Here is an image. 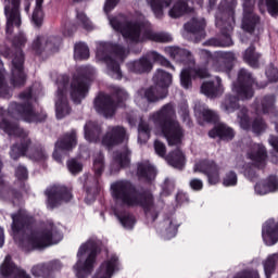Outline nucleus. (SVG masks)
<instances>
[{
    "instance_id": "obj_18",
    "label": "nucleus",
    "mask_w": 278,
    "mask_h": 278,
    "mask_svg": "<svg viewBox=\"0 0 278 278\" xmlns=\"http://www.w3.org/2000/svg\"><path fill=\"white\" fill-rule=\"evenodd\" d=\"M205 77H210V73L205 68H202V67L185 68L180 74V84L182 88H186L188 90V88H192V79H197V78L205 79Z\"/></svg>"
},
{
    "instance_id": "obj_28",
    "label": "nucleus",
    "mask_w": 278,
    "mask_h": 278,
    "mask_svg": "<svg viewBox=\"0 0 278 278\" xmlns=\"http://www.w3.org/2000/svg\"><path fill=\"white\" fill-rule=\"evenodd\" d=\"M254 190L261 197H264V194H268L269 192H277L278 178L276 176H270L269 178L257 182Z\"/></svg>"
},
{
    "instance_id": "obj_55",
    "label": "nucleus",
    "mask_w": 278,
    "mask_h": 278,
    "mask_svg": "<svg viewBox=\"0 0 278 278\" xmlns=\"http://www.w3.org/2000/svg\"><path fill=\"white\" fill-rule=\"evenodd\" d=\"M264 129H266V124L264 121H262V118H257L253 122L252 131H254V134H262Z\"/></svg>"
},
{
    "instance_id": "obj_38",
    "label": "nucleus",
    "mask_w": 278,
    "mask_h": 278,
    "mask_svg": "<svg viewBox=\"0 0 278 278\" xmlns=\"http://www.w3.org/2000/svg\"><path fill=\"white\" fill-rule=\"evenodd\" d=\"M90 58V50L86 43L79 42L75 45L74 59L75 60H88Z\"/></svg>"
},
{
    "instance_id": "obj_32",
    "label": "nucleus",
    "mask_w": 278,
    "mask_h": 278,
    "mask_svg": "<svg viewBox=\"0 0 278 278\" xmlns=\"http://www.w3.org/2000/svg\"><path fill=\"white\" fill-rule=\"evenodd\" d=\"M179 227V223L175 218H167L163 222V233L166 240H170V238H175L177 236V229Z\"/></svg>"
},
{
    "instance_id": "obj_46",
    "label": "nucleus",
    "mask_w": 278,
    "mask_h": 278,
    "mask_svg": "<svg viewBox=\"0 0 278 278\" xmlns=\"http://www.w3.org/2000/svg\"><path fill=\"white\" fill-rule=\"evenodd\" d=\"M67 168L72 175H77L84 170V165L79 161L72 159L67 161Z\"/></svg>"
},
{
    "instance_id": "obj_8",
    "label": "nucleus",
    "mask_w": 278,
    "mask_h": 278,
    "mask_svg": "<svg viewBox=\"0 0 278 278\" xmlns=\"http://www.w3.org/2000/svg\"><path fill=\"white\" fill-rule=\"evenodd\" d=\"M61 241L62 232L53 224H50L46 229L33 232L31 236L24 239V247L27 251H31V249H45Z\"/></svg>"
},
{
    "instance_id": "obj_63",
    "label": "nucleus",
    "mask_w": 278,
    "mask_h": 278,
    "mask_svg": "<svg viewBox=\"0 0 278 278\" xmlns=\"http://www.w3.org/2000/svg\"><path fill=\"white\" fill-rule=\"evenodd\" d=\"M118 4V0H106L104 4V12L108 14V12H112L114 8Z\"/></svg>"
},
{
    "instance_id": "obj_26",
    "label": "nucleus",
    "mask_w": 278,
    "mask_h": 278,
    "mask_svg": "<svg viewBox=\"0 0 278 278\" xmlns=\"http://www.w3.org/2000/svg\"><path fill=\"white\" fill-rule=\"evenodd\" d=\"M77 144V139L75 137V131H72L70 135H65L64 138L59 140L55 144V150L53 153L54 160L56 162H62V159L59 157L60 151H71L73 147Z\"/></svg>"
},
{
    "instance_id": "obj_15",
    "label": "nucleus",
    "mask_w": 278,
    "mask_h": 278,
    "mask_svg": "<svg viewBox=\"0 0 278 278\" xmlns=\"http://www.w3.org/2000/svg\"><path fill=\"white\" fill-rule=\"evenodd\" d=\"M127 140H129V137L123 126H111L102 138V144L104 147H116V144H123Z\"/></svg>"
},
{
    "instance_id": "obj_54",
    "label": "nucleus",
    "mask_w": 278,
    "mask_h": 278,
    "mask_svg": "<svg viewBox=\"0 0 278 278\" xmlns=\"http://www.w3.org/2000/svg\"><path fill=\"white\" fill-rule=\"evenodd\" d=\"M266 7L271 16L278 14V0H266Z\"/></svg>"
},
{
    "instance_id": "obj_31",
    "label": "nucleus",
    "mask_w": 278,
    "mask_h": 278,
    "mask_svg": "<svg viewBox=\"0 0 278 278\" xmlns=\"http://www.w3.org/2000/svg\"><path fill=\"white\" fill-rule=\"evenodd\" d=\"M101 136V126L94 122H88L85 125V138L89 142H97Z\"/></svg>"
},
{
    "instance_id": "obj_56",
    "label": "nucleus",
    "mask_w": 278,
    "mask_h": 278,
    "mask_svg": "<svg viewBox=\"0 0 278 278\" xmlns=\"http://www.w3.org/2000/svg\"><path fill=\"white\" fill-rule=\"evenodd\" d=\"M116 162L121 164L122 167L129 166V151L125 149L119 156H116Z\"/></svg>"
},
{
    "instance_id": "obj_12",
    "label": "nucleus",
    "mask_w": 278,
    "mask_h": 278,
    "mask_svg": "<svg viewBox=\"0 0 278 278\" xmlns=\"http://www.w3.org/2000/svg\"><path fill=\"white\" fill-rule=\"evenodd\" d=\"M68 86V76H61L58 80V91L55 98L56 118H64L71 114L68 100H66V87Z\"/></svg>"
},
{
    "instance_id": "obj_60",
    "label": "nucleus",
    "mask_w": 278,
    "mask_h": 278,
    "mask_svg": "<svg viewBox=\"0 0 278 278\" xmlns=\"http://www.w3.org/2000/svg\"><path fill=\"white\" fill-rule=\"evenodd\" d=\"M266 75L269 81H278V70L276 67H269Z\"/></svg>"
},
{
    "instance_id": "obj_16",
    "label": "nucleus",
    "mask_w": 278,
    "mask_h": 278,
    "mask_svg": "<svg viewBox=\"0 0 278 278\" xmlns=\"http://www.w3.org/2000/svg\"><path fill=\"white\" fill-rule=\"evenodd\" d=\"M243 3V21L242 29L244 31H255V28L260 25V17L253 13V5L255 0H242Z\"/></svg>"
},
{
    "instance_id": "obj_27",
    "label": "nucleus",
    "mask_w": 278,
    "mask_h": 278,
    "mask_svg": "<svg viewBox=\"0 0 278 278\" xmlns=\"http://www.w3.org/2000/svg\"><path fill=\"white\" fill-rule=\"evenodd\" d=\"M247 157L254 166H264V162H266V148L260 143H255L248 151Z\"/></svg>"
},
{
    "instance_id": "obj_23",
    "label": "nucleus",
    "mask_w": 278,
    "mask_h": 278,
    "mask_svg": "<svg viewBox=\"0 0 278 278\" xmlns=\"http://www.w3.org/2000/svg\"><path fill=\"white\" fill-rule=\"evenodd\" d=\"M233 60H236V54H233V52H224L219 61H216L208 55V64H212V68L213 71H216V73H229Z\"/></svg>"
},
{
    "instance_id": "obj_1",
    "label": "nucleus",
    "mask_w": 278,
    "mask_h": 278,
    "mask_svg": "<svg viewBox=\"0 0 278 278\" xmlns=\"http://www.w3.org/2000/svg\"><path fill=\"white\" fill-rule=\"evenodd\" d=\"M20 97L24 101H27V103L24 105L16 103L11 104L9 108V112H3L0 129H3V131H5V134H9V136H20L24 140V143H22V146L12 147L10 153L12 160H18L21 155H25V153H28L30 160H35L36 162H42V160H47V157H49L47 151H45V149L42 148H37L35 150L29 149V139L27 138V132H25L16 125L8 123L7 118H23V121H26V123H39L40 121H42V118L38 117V115L34 113V109L31 108V91L22 93Z\"/></svg>"
},
{
    "instance_id": "obj_29",
    "label": "nucleus",
    "mask_w": 278,
    "mask_h": 278,
    "mask_svg": "<svg viewBox=\"0 0 278 278\" xmlns=\"http://www.w3.org/2000/svg\"><path fill=\"white\" fill-rule=\"evenodd\" d=\"M210 138H220L222 140H231L235 136L233 130L224 124H219L208 132Z\"/></svg>"
},
{
    "instance_id": "obj_37",
    "label": "nucleus",
    "mask_w": 278,
    "mask_h": 278,
    "mask_svg": "<svg viewBox=\"0 0 278 278\" xmlns=\"http://www.w3.org/2000/svg\"><path fill=\"white\" fill-rule=\"evenodd\" d=\"M168 53L177 62H186V60H190L191 58L190 51L176 47L168 48Z\"/></svg>"
},
{
    "instance_id": "obj_58",
    "label": "nucleus",
    "mask_w": 278,
    "mask_h": 278,
    "mask_svg": "<svg viewBox=\"0 0 278 278\" xmlns=\"http://www.w3.org/2000/svg\"><path fill=\"white\" fill-rule=\"evenodd\" d=\"M155 153L160 155V157H164L166 155V146L160 141L154 142Z\"/></svg>"
},
{
    "instance_id": "obj_5",
    "label": "nucleus",
    "mask_w": 278,
    "mask_h": 278,
    "mask_svg": "<svg viewBox=\"0 0 278 278\" xmlns=\"http://www.w3.org/2000/svg\"><path fill=\"white\" fill-rule=\"evenodd\" d=\"M253 77L247 70H240L238 79L232 86L233 96H229L222 104L224 112L231 114L238 108V101H244V99H251L253 97Z\"/></svg>"
},
{
    "instance_id": "obj_21",
    "label": "nucleus",
    "mask_w": 278,
    "mask_h": 278,
    "mask_svg": "<svg viewBox=\"0 0 278 278\" xmlns=\"http://www.w3.org/2000/svg\"><path fill=\"white\" fill-rule=\"evenodd\" d=\"M94 109L98 112V114L105 116V118H110L114 116V112H116V104L112 102V97L100 94L94 100Z\"/></svg>"
},
{
    "instance_id": "obj_2",
    "label": "nucleus",
    "mask_w": 278,
    "mask_h": 278,
    "mask_svg": "<svg viewBox=\"0 0 278 278\" xmlns=\"http://www.w3.org/2000/svg\"><path fill=\"white\" fill-rule=\"evenodd\" d=\"M110 24L115 31H121L126 40L130 42H142L143 40H153L154 42H172L173 36L168 33H154L147 29L142 35V25L136 23L121 24L118 18H111Z\"/></svg>"
},
{
    "instance_id": "obj_3",
    "label": "nucleus",
    "mask_w": 278,
    "mask_h": 278,
    "mask_svg": "<svg viewBox=\"0 0 278 278\" xmlns=\"http://www.w3.org/2000/svg\"><path fill=\"white\" fill-rule=\"evenodd\" d=\"M154 123H159L161 136L166 138L169 147H177L181 144V138H184V130L179 123L175 121V109L173 105L167 104L163 106L161 111L153 115Z\"/></svg>"
},
{
    "instance_id": "obj_17",
    "label": "nucleus",
    "mask_w": 278,
    "mask_h": 278,
    "mask_svg": "<svg viewBox=\"0 0 278 278\" xmlns=\"http://www.w3.org/2000/svg\"><path fill=\"white\" fill-rule=\"evenodd\" d=\"M62 45V39L55 36H38L33 42V49L37 53L40 51H58Z\"/></svg>"
},
{
    "instance_id": "obj_45",
    "label": "nucleus",
    "mask_w": 278,
    "mask_h": 278,
    "mask_svg": "<svg viewBox=\"0 0 278 278\" xmlns=\"http://www.w3.org/2000/svg\"><path fill=\"white\" fill-rule=\"evenodd\" d=\"M151 134V129L149 128V125L144 122H141L139 124V141L140 142H147L149 140Z\"/></svg>"
},
{
    "instance_id": "obj_7",
    "label": "nucleus",
    "mask_w": 278,
    "mask_h": 278,
    "mask_svg": "<svg viewBox=\"0 0 278 278\" xmlns=\"http://www.w3.org/2000/svg\"><path fill=\"white\" fill-rule=\"evenodd\" d=\"M97 257V240L90 239L81 244L77 253V263L74 265L76 277L85 278L92 273Z\"/></svg>"
},
{
    "instance_id": "obj_47",
    "label": "nucleus",
    "mask_w": 278,
    "mask_h": 278,
    "mask_svg": "<svg viewBox=\"0 0 278 278\" xmlns=\"http://www.w3.org/2000/svg\"><path fill=\"white\" fill-rule=\"evenodd\" d=\"M77 23L87 31H90L93 28L92 22H90V18H88V16H86L84 13L77 14Z\"/></svg>"
},
{
    "instance_id": "obj_11",
    "label": "nucleus",
    "mask_w": 278,
    "mask_h": 278,
    "mask_svg": "<svg viewBox=\"0 0 278 278\" xmlns=\"http://www.w3.org/2000/svg\"><path fill=\"white\" fill-rule=\"evenodd\" d=\"M152 62H159L160 64H162V66L172 67L170 62L164 59V56L160 55L157 52H150L147 54V58H142L138 61L128 63V70L131 73H148V71H151V68H153Z\"/></svg>"
},
{
    "instance_id": "obj_35",
    "label": "nucleus",
    "mask_w": 278,
    "mask_h": 278,
    "mask_svg": "<svg viewBox=\"0 0 278 278\" xmlns=\"http://www.w3.org/2000/svg\"><path fill=\"white\" fill-rule=\"evenodd\" d=\"M138 175L140 177H144L148 179V181H151L152 179H155V175H157V172L155 170V167L151 165L149 162L141 163L138 166Z\"/></svg>"
},
{
    "instance_id": "obj_48",
    "label": "nucleus",
    "mask_w": 278,
    "mask_h": 278,
    "mask_svg": "<svg viewBox=\"0 0 278 278\" xmlns=\"http://www.w3.org/2000/svg\"><path fill=\"white\" fill-rule=\"evenodd\" d=\"M238 119L241 129H251V122H249V115H247V109H242L238 113Z\"/></svg>"
},
{
    "instance_id": "obj_49",
    "label": "nucleus",
    "mask_w": 278,
    "mask_h": 278,
    "mask_svg": "<svg viewBox=\"0 0 278 278\" xmlns=\"http://www.w3.org/2000/svg\"><path fill=\"white\" fill-rule=\"evenodd\" d=\"M216 27L220 29L226 28L227 31H231L233 29V17H230L228 22H223L220 15H216Z\"/></svg>"
},
{
    "instance_id": "obj_64",
    "label": "nucleus",
    "mask_w": 278,
    "mask_h": 278,
    "mask_svg": "<svg viewBox=\"0 0 278 278\" xmlns=\"http://www.w3.org/2000/svg\"><path fill=\"white\" fill-rule=\"evenodd\" d=\"M125 53H127V50H125V49L122 48V47H118V48L115 50V55H116L117 62H123V58H125Z\"/></svg>"
},
{
    "instance_id": "obj_20",
    "label": "nucleus",
    "mask_w": 278,
    "mask_h": 278,
    "mask_svg": "<svg viewBox=\"0 0 278 278\" xmlns=\"http://www.w3.org/2000/svg\"><path fill=\"white\" fill-rule=\"evenodd\" d=\"M23 51L18 50L16 56L13 59L12 64V73L13 79L12 84L15 88L20 86H24L25 81H27V75L23 73Z\"/></svg>"
},
{
    "instance_id": "obj_61",
    "label": "nucleus",
    "mask_w": 278,
    "mask_h": 278,
    "mask_svg": "<svg viewBox=\"0 0 278 278\" xmlns=\"http://www.w3.org/2000/svg\"><path fill=\"white\" fill-rule=\"evenodd\" d=\"M235 278H260L257 270L253 271H243L238 274Z\"/></svg>"
},
{
    "instance_id": "obj_62",
    "label": "nucleus",
    "mask_w": 278,
    "mask_h": 278,
    "mask_svg": "<svg viewBox=\"0 0 278 278\" xmlns=\"http://www.w3.org/2000/svg\"><path fill=\"white\" fill-rule=\"evenodd\" d=\"M190 188H192V190H202L203 189V180H201L199 178L191 179Z\"/></svg>"
},
{
    "instance_id": "obj_39",
    "label": "nucleus",
    "mask_w": 278,
    "mask_h": 278,
    "mask_svg": "<svg viewBox=\"0 0 278 278\" xmlns=\"http://www.w3.org/2000/svg\"><path fill=\"white\" fill-rule=\"evenodd\" d=\"M12 231L13 233H18L20 231H23V229H25V223H26V218H25V214L23 213H18L16 215H12Z\"/></svg>"
},
{
    "instance_id": "obj_14",
    "label": "nucleus",
    "mask_w": 278,
    "mask_h": 278,
    "mask_svg": "<svg viewBox=\"0 0 278 278\" xmlns=\"http://www.w3.org/2000/svg\"><path fill=\"white\" fill-rule=\"evenodd\" d=\"M46 194L48 197V207H50V210L58 207V205H62V203H68V201L73 199L71 191H68L66 187L60 185L49 187L46 190Z\"/></svg>"
},
{
    "instance_id": "obj_50",
    "label": "nucleus",
    "mask_w": 278,
    "mask_h": 278,
    "mask_svg": "<svg viewBox=\"0 0 278 278\" xmlns=\"http://www.w3.org/2000/svg\"><path fill=\"white\" fill-rule=\"evenodd\" d=\"M114 96L115 99H117L118 103H123V101H127L129 99V94L127 93V91L119 87L114 88Z\"/></svg>"
},
{
    "instance_id": "obj_42",
    "label": "nucleus",
    "mask_w": 278,
    "mask_h": 278,
    "mask_svg": "<svg viewBox=\"0 0 278 278\" xmlns=\"http://www.w3.org/2000/svg\"><path fill=\"white\" fill-rule=\"evenodd\" d=\"M223 186H225V188L238 186V174L232 170L226 173L223 177Z\"/></svg>"
},
{
    "instance_id": "obj_6",
    "label": "nucleus",
    "mask_w": 278,
    "mask_h": 278,
    "mask_svg": "<svg viewBox=\"0 0 278 278\" xmlns=\"http://www.w3.org/2000/svg\"><path fill=\"white\" fill-rule=\"evenodd\" d=\"M112 195L117 201H122L124 205H128L129 207H136V205H140L144 207V210H149L151 205H153V195L140 194L128 181H118L111 186Z\"/></svg>"
},
{
    "instance_id": "obj_41",
    "label": "nucleus",
    "mask_w": 278,
    "mask_h": 278,
    "mask_svg": "<svg viewBox=\"0 0 278 278\" xmlns=\"http://www.w3.org/2000/svg\"><path fill=\"white\" fill-rule=\"evenodd\" d=\"M185 28L188 29V31H192L193 34L203 31L205 29V20H193L192 23L186 24Z\"/></svg>"
},
{
    "instance_id": "obj_36",
    "label": "nucleus",
    "mask_w": 278,
    "mask_h": 278,
    "mask_svg": "<svg viewBox=\"0 0 278 278\" xmlns=\"http://www.w3.org/2000/svg\"><path fill=\"white\" fill-rule=\"evenodd\" d=\"M243 60L247 62V64L255 68L257 67V64H260V53H257L255 48L251 46L244 51Z\"/></svg>"
},
{
    "instance_id": "obj_59",
    "label": "nucleus",
    "mask_w": 278,
    "mask_h": 278,
    "mask_svg": "<svg viewBox=\"0 0 278 278\" xmlns=\"http://www.w3.org/2000/svg\"><path fill=\"white\" fill-rule=\"evenodd\" d=\"M15 177H17L20 180L27 179V167L20 165L15 170Z\"/></svg>"
},
{
    "instance_id": "obj_52",
    "label": "nucleus",
    "mask_w": 278,
    "mask_h": 278,
    "mask_svg": "<svg viewBox=\"0 0 278 278\" xmlns=\"http://www.w3.org/2000/svg\"><path fill=\"white\" fill-rule=\"evenodd\" d=\"M201 115L204 118V121H207L208 123H212L218 119V114H216V112L210 109H203Z\"/></svg>"
},
{
    "instance_id": "obj_34",
    "label": "nucleus",
    "mask_w": 278,
    "mask_h": 278,
    "mask_svg": "<svg viewBox=\"0 0 278 278\" xmlns=\"http://www.w3.org/2000/svg\"><path fill=\"white\" fill-rule=\"evenodd\" d=\"M157 18L164 14V9L169 8L173 0H147Z\"/></svg>"
},
{
    "instance_id": "obj_10",
    "label": "nucleus",
    "mask_w": 278,
    "mask_h": 278,
    "mask_svg": "<svg viewBox=\"0 0 278 278\" xmlns=\"http://www.w3.org/2000/svg\"><path fill=\"white\" fill-rule=\"evenodd\" d=\"M21 0H5L4 1V14L7 16V34L11 36L14 29H20L23 25V20L21 18Z\"/></svg>"
},
{
    "instance_id": "obj_9",
    "label": "nucleus",
    "mask_w": 278,
    "mask_h": 278,
    "mask_svg": "<svg viewBox=\"0 0 278 278\" xmlns=\"http://www.w3.org/2000/svg\"><path fill=\"white\" fill-rule=\"evenodd\" d=\"M112 50V45L100 42L97 46V52H96V60L98 62H104L108 66V74L113 79H121L123 77V74L121 73V66H118V63L113 60L112 56H110V51Z\"/></svg>"
},
{
    "instance_id": "obj_33",
    "label": "nucleus",
    "mask_w": 278,
    "mask_h": 278,
    "mask_svg": "<svg viewBox=\"0 0 278 278\" xmlns=\"http://www.w3.org/2000/svg\"><path fill=\"white\" fill-rule=\"evenodd\" d=\"M188 12H192V9L188 8L186 2L178 1L169 9L168 15L170 18H179V16H184V14H188Z\"/></svg>"
},
{
    "instance_id": "obj_22",
    "label": "nucleus",
    "mask_w": 278,
    "mask_h": 278,
    "mask_svg": "<svg viewBox=\"0 0 278 278\" xmlns=\"http://www.w3.org/2000/svg\"><path fill=\"white\" fill-rule=\"evenodd\" d=\"M70 94L74 103H81V100L88 94V85L83 77H74L70 86Z\"/></svg>"
},
{
    "instance_id": "obj_24",
    "label": "nucleus",
    "mask_w": 278,
    "mask_h": 278,
    "mask_svg": "<svg viewBox=\"0 0 278 278\" xmlns=\"http://www.w3.org/2000/svg\"><path fill=\"white\" fill-rule=\"evenodd\" d=\"M263 240L267 247H273L278 242V225L275 219L267 220L263 226Z\"/></svg>"
},
{
    "instance_id": "obj_44",
    "label": "nucleus",
    "mask_w": 278,
    "mask_h": 278,
    "mask_svg": "<svg viewBox=\"0 0 278 278\" xmlns=\"http://www.w3.org/2000/svg\"><path fill=\"white\" fill-rule=\"evenodd\" d=\"M45 18V14L42 13V4H36L35 10L33 12V23L40 27L42 25V21Z\"/></svg>"
},
{
    "instance_id": "obj_13",
    "label": "nucleus",
    "mask_w": 278,
    "mask_h": 278,
    "mask_svg": "<svg viewBox=\"0 0 278 278\" xmlns=\"http://www.w3.org/2000/svg\"><path fill=\"white\" fill-rule=\"evenodd\" d=\"M223 167L214 161H199L193 166L194 173H203L207 177L210 186L220 184V173Z\"/></svg>"
},
{
    "instance_id": "obj_4",
    "label": "nucleus",
    "mask_w": 278,
    "mask_h": 278,
    "mask_svg": "<svg viewBox=\"0 0 278 278\" xmlns=\"http://www.w3.org/2000/svg\"><path fill=\"white\" fill-rule=\"evenodd\" d=\"M155 86L149 89H140L135 96V102L140 108H144L148 103L166 99L168 94V86L173 84V76L165 71L157 70L153 77Z\"/></svg>"
},
{
    "instance_id": "obj_19",
    "label": "nucleus",
    "mask_w": 278,
    "mask_h": 278,
    "mask_svg": "<svg viewBox=\"0 0 278 278\" xmlns=\"http://www.w3.org/2000/svg\"><path fill=\"white\" fill-rule=\"evenodd\" d=\"M0 275L4 278H31L25 270L14 265L10 255L5 256L0 266Z\"/></svg>"
},
{
    "instance_id": "obj_40",
    "label": "nucleus",
    "mask_w": 278,
    "mask_h": 278,
    "mask_svg": "<svg viewBox=\"0 0 278 278\" xmlns=\"http://www.w3.org/2000/svg\"><path fill=\"white\" fill-rule=\"evenodd\" d=\"M278 262V255L271 254L267 257V260L264 262V270H265V277L270 278V276L275 273V265Z\"/></svg>"
},
{
    "instance_id": "obj_57",
    "label": "nucleus",
    "mask_w": 278,
    "mask_h": 278,
    "mask_svg": "<svg viewBox=\"0 0 278 278\" xmlns=\"http://www.w3.org/2000/svg\"><path fill=\"white\" fill-rule=\"evenodd\" d=\"M93 169L97 175H101V173H103V154H99L98 157L94 159Z\"/></svg>"
},
{
    "instance_id": "obj_30",
    "label": "nucleus",
    "mask_w": 278,
    "mask_h": 278,
    "mask_svg": "<svg viewBox=\"0 0 278 278\" xmlns=\"http://www.w3.org/2000/svg\"><path fill=\"white\" fill-rule=\"evenodd\" d=\"M166 161L174 168L181 169L184 168V166H186V155H184V152H181V150L179 149H176L175 151L170 152L166 156Z\"/></svg>"
},
{
    "instance_id": "obj_25",
    "label": "nucleus",
    "mask_w": 278,
    "mask_h": 278,
    "mask_svg": "<svg viewBox=\"0 0 278 278\" xmlns=\"http://www.w3.org/2000/svg\"><path fill=\"white\" fill-rule=\"evenodd\" d=\"M224 90L223 80L218 76L212 80L203 83L201 86V92L206 97H218V94H223Z\"/></svg>"
},
{
    "instance_id": "obj_51",
    "label": "nucleus",
    "mask_w": 278,
    "mask_h": 278,
    "mask_svg": "<svg viewBox=\"0 0 278 278\" xmlns=\"http://www.w3.org/2000/svg\"><path fill=\"white\" fill-rule=\"evenodd\" d=\"M275 105V97L268 96L263 100V112L266 114L273 112V106Z\"/></svg>"
},
{
    "instance_id": "obj_43",
    "label": "nucleus",
    "mask_w": 278,
    "mask_h": 278,
    "mask_svg": "<svg viewBox=\"0 0 278 278\" xmlns=\"http://www.w3.org/2000/svg\"><path fill=\"white\" fill-rule=\"evenodd\" d=\"M117 218L125 229H134V225H136V218H134V215H117Z\"/></svg>"
},
{
    "instance_id": "obj_53",
    "label": "nucleus",
    "mask_w": 278,
    "mask_h": 278,
    "mask_svg": "<svg viewBox=\"0 0 278 278\" xmlns=\"http://www.w3.org/2000/svg\"><path fill=\"white\" fill-rule=\"evenodd\" d=\"M14 47H25L27 43V37H25V33L20 31L12 40Z\"/></svg>"
}]
</instances>
